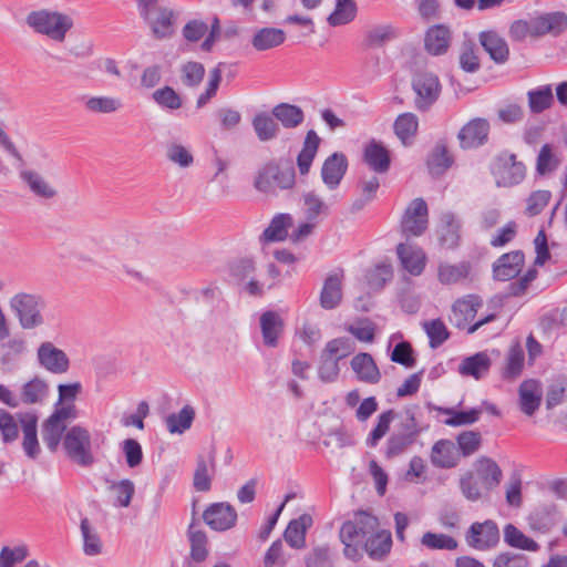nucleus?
<instances>
[{
	"instance_id": "f3484780",
	"label": "nucleus",
	"mask_w": 567,
	"mask_h": 567,
	"mask_svg": "<svg viewBox=\"0 0 567 567\" xmlns=\"http://www.w3.org/2000/svg\"><path fill=\"white\" fill-rule=\"evenodd\" d=\"M396 252L402 267L412 276H420L426 265L424 251L410 244H399Z\"/></svg>"
},
{
	"instance_id": "4d7b16f0",
	"label": "nucleus",
	"mask_w": 567,
	"mask_h": 567,
	"mask_svg": "<svg viewBox=\"0 0 567 567\" xmlns=\"http://www.w3.org/2000/svg\"><path fill=\"white\" fill-rule=\"evenodd\" d=\"M214 455L210 456L207 462L203 456L197 458L196 470L194 473V487L198 492H207L210 488L212 474L209 473V466L214 467Z\"/></svg>"
},
{
	"instance_id": "e2e57ef3",
	"label": "nucleus",
	"mask_w": 567,
	"mask_h": 567,
	"mask_svg": "<svg viewBox=\"0 0 567 567\" xmlns=\"http://www.w3.org/2000/svg\"><path fill=\"white\" fill-rule=\"evenodd\" d=\"M422 326L429 337L430 347L433 349L440 347L450 337L447 328L441 319L424 321Z\"/></svg>"
},
{
	"instance_id": "09e8293b",
	"label": "nucleus",
	"mask_w": 567,
	"mask_h": 567,
	"mask_svg": "<svg viewBox=\"0 0 567 567\" xmlns=\"http://www.w3.org/2000/svg\"><path fill=\"white\" fill-rule=\"evenodd\" d=\"M458 63L461 69L467 73H475L481 69L478 48L472 40H466L461 44Z\"/></svg>"
},
{
	"instance_id": "f03ea898",
	"label": "nucleus",
	"mask_w": 567,
	"mask_h": 567,
	"mask_svg": "<svg viewBox=\"0 0 567 567\" xmlns=\"http://www.w3.org/2000/svg\"><path fill=\"white\" fill-rule=\"evenodd\" d=\"M378 527V518L364 511L357 512L352 519L343 523L339 537L344 546V556L353 561L358 560L362 555L365 540Z\"/></svg>"
},
{
	"instance_id": "a19ab883",
	"label": "nucleus",
	"mask_w": 567,
	"mask_h": 567,
	"mask_svg": "<svg viewBox=\"0 0 567 567\" xmlns=\"http://www.w3.org/2000/svg\"><path fill=\"white\" fill-rule=\"evenodd\" d=\"M477 474L483 488L488 492L497 486L502 480L499 466L491 458L478 460Z\"/></svg>"
},
{
	"instance_id": "4c0bfd02",
	"label": "nucleus",
	"mask_w": 567,
	"mask_h": 567,
	"mask_svg": "<svg viewBox=\"0 0 567 567\" xmlns=\"http://www.w3.org/2000/svg\"><path fill=\"white\" fill-rule=\"evenodd\" d=\"M489 367V357L485 352H478L465 358L460 364L458 371L462 375L473 377L478 380L487 374Z\"/></svg>"
},
{
	"instance_id": "37998d69",
	"label": "nucleus",
	"mask_w": 567,
	"mask_h": 567,
	"mask_svg": "<svg viewBox=\"0 0 567 567\" xmlns=\"http://www.w3.org/2000/svg\"><path fill=\"white\" fill-rule=\"evenodd\" d=\"M503 533L505 543L511 547L527 551H537L539 549V545L534 539L526 536L513 524H507Z\"/></svg>"
},
{
	"instance_id": "2f4dec72",
	"label": "nucleus",
	"mask_w": 567,
	"mask_h": 567,
	"mask_svg": "<svg viewBox=\"0 0 567 567\" xmlns=\"http://www.w3.org/2000/svg\"><path fill=\"white\" fill-rule=\"evenodd\" d=\"M271 114L277 122L288 130L298 127L305 120L302 109L289 103L277 104L272 107Z\"/></svg>"
},
{
	"instance_id": "a18cd8bd",
	"label": "nucleus",
	"mask_w": 567,
	"mask_h": 567,
	"mask_svg": "<svg viewBox=\"0 0 567 567\" xmlns=\"http://www.w3.org/2000/svg\"><path fill=\"white\" fill-rule=\"evenodd\" d=\"M440 413L447 415L449 417L444 421L445 425L449 426H465L471 425L478 421L482 410L471 409L468 411H456L453 408H440Z\"/></svg>"
},
{
	"instance_id": "7ed1b4c3",
	"label": "nucleus",
	"mask_w": 567,
	"mask_h": 567,
	"mask_svg": "<svg viewBox=\"0 0 567 567\" xmlns=\"http://www.w3.org/2000/svg\"><path fill=\"white\" fill-rule=\"evenodd\" d=\"M421 432L422 427L416 421L414 412L406 410L386 440L384 456L391 460L402 455L416 442Z\"/></svg>"
},
{
	"instance_id": "13d9d810",
	"label": "nucleus",
	"mask_w": 567,
	"mask_h": 567,
	"mask_svg": "<svg viewBox=\"0 0 567 567\" xmlns=\"http://www.w3.org/2000/svg\"><path fill=\"white\" fill-rule=\"evenodd\" d=\"M421 544L431 550H454L458 546V543L455 538L446 534H436L432 532H426L423 534Z\"/></svg>"
},
{
	"instance_id": "20e7f679",
	"label": "nucleus",
	"mask_w": 567,
	"mask_h": 567,
	"mask_svg": "<svg viewBox=\"0 0 567 567\" xmlns=\"http://www.w3.org/2000/svg\"><path fill=\"white\" fill-rule=\"evenodd\" d=\"M62 443L66 456L80 466H91L94 461L92 437L90 431L80 424L66 426L62 434Z\"/></svg>"
},
{
	"instance_id": "f257e3e1",
	"label": "nucleus",
	"mask_w": 567,
	"mask_h": 567,
	"mask_svg": "<svg viewBox=\"0 0 567 567\" xmlns=\"http://www.w3.org/2000/svg\"><path fill=\"white\" fill-rule=\"evenodd\" d=\"M81 391L80 382L58 385V402L54 404L51 415L42 422L41 426L42 440L52 453L58 451L66 425L79 416L74 401Z\"/></svg>"
},
{
	"instance_id": "864d4df0",
	"label": "nucleus",
	"mask_w": 567,
	"mask_h": 567,
	"mask_svg": "<svg viewBox=\"0 0 567 567\" xmlns=\"http://www.w3.org/2000/svg\"><path fill=\"white\" fill-rule=\"evenodd\" d=\"M394 417L395 413L393 410L384 411L378 416L375 426L365 439L367 446L375 447L379 444V442L390 431Z\"/></svg>"
},
{
	"instance_id": "ea45409f",
	"label": "nucleus",
	"mask_w": 567,
	"mask_h": 567,
	"mask_svg": "<svg viewBox=\"0 0 567 567\" xmlns=\"http://www.w3.org/2000/svg\"><path fill=\"white\" fill-rule=\"evenodd\" d=\"M453 164V157L447 146L443 142H439L427 156L426 165L432 174H444Z\"/></svg>"
},
{
	"instance_id": "de8ad7c7",
	"label": "nucleus",
	"mask_w": 567,
	"mask_h": 567,
	"mask_svg": "<svg viewBox=\"0 0 567 567\" xmlns=\"http://www.w3.org/2000/svg\"><path fill=\"white\" fill-rule=\"evenodd\" d=\"M194 417V409L185 405L178 413L169 414L165 419L167 431L172 434H182L192 426Z\"/></svg>"
},
{
	"instance_id": "c03bdc74",
	"label": "nucleus",
	"mask_w": 567,
	"mask_h": 567,
	"mask_svg": "<svg viewBox=\"0 0 567 567\" xmlns=\"http://www.w3.org/2000/svg\"><path fill=\"white\" fill-rule=\"evenodd\" d=\"M109 491L115 507H128L135 493V484L128 478L114 481L109 485Z\"/></svg>"
},
{
	"instance_id": "f8f14e48",
	"label": "nucleus",
	"mask_w": 567,
	"mask_h": 567,
	"mask_svg": "<svg viewBox=\"0 0 567 567\" xmlns=\"http://www.w3.org/2000/svg\"><path fill=\"white\" fill-rule=\"evenodd\" d=\"M146 20L158 39L168 38L174 32V12L168 8L151 3L146 10Z\"/></svg>"
},
{
	"instance_id": "412c9836",
	"label": "nucleus",
	"mask_w": 567,
	"mask_h": 567,
	"mask_svg": "<svg viewBox=\"0 0 567 567\" xmlns=\"http://www.w3.org/2000/svg\"><path fill=\"white\" fill-rule=\"evenodd\" d=\"M293 224V218L290 214L279 213L276 214L270 220L268 227L262 231L259 241L265 245L269 243L284 241L288 238L289 228Z\"/></svg>"
},
{
	"instance_id": "9d476101",
	"label": "nucleus",
	"mask_w": 567,
	"mask_h": 567,
	"mask_svg": "<svg viewBox=\"0 0 567 567\" xmlns=\"http://www.w3.org/2000/svg\"><path fill=\"white\" fill-rule=\"evenodd\" d=\"M491 126L487 120L476 117L464 124L457 133V141L462 150H475L488 141Z\"/></svg>"
},
{
	"instance_id": "393cba45",
	"label": "nucleus",
	"mask_w": 567,
	"mask_h": 567,
	"mask_svg": "<svg viewBox=\"0 0 567 567\" xmlns=\"http://www.w3.org/2000/svg\"><path fill=\"white\" fill-rule=\"evenodd\" d=\"M264 344L270 348L278 346V339L284 331V320L275 311H266L259 319Z\"/></svg>"
},
{
	"instance_id": "c756f323",
	"label": "nucleus",
	"mask_w": 567,
	"mask_h": 567,
	"mask_svg": "<svg viewBox=\"0 0 567 567\" xmlns=\"http://www.w3.org/2000/svg\"><path fill=\"white\" fill-rule=\"evenodd\" d=\"M320 145V137L318 134L310 130L307 132L302 148L297 157V166L300 175H307L310 171L311 164L317 155Z\"/></svg>"
},
{
	"instance_id": "680f3d73",
	"label": "nucleus",
	"mask_w": 567,
	"mask_h": 567,
	"mask_svg": "<svg viewBox=\"0 0 567 567\" xmlns=\"http://www.w3.org/2000/svg\"><path fill=\"white\" fill-rule=\"evenodd\" d=\"M355 350L354 342L349 338H336L327 342L322 352L324 355L333 358L338 361L350 355Z\"/></svg>"
},
{
	"instance_id": "0eeeda50",
	"label": "nucleus",
	"mask_w": 567,
	"mask_h": 567,
	"mask_svg": "<svg viewBox=\"0 0 567 567\" xmlns=\"http://www.w3.org/2000/svg\"><path fill=\"white\" fill-rule=\"evenodd\" d=\"M480 307L481 301L474 296H467L466 298L456 300L450 316L451 323L458 329H466L470 334L474 333L482 326L495 319L494 315H488L474 324H470L475 318Z\"/></svg>"
},
{
	"instance_id": "b1692460",
	"label": "nucleus",
	"mask_w": 567,
	"mask_h": 567,
	"mask_svg": "<svg viewBox=\"0 0 567 567\" xmlns=\"http://www.w3.org/2000/svg\"><path fill=\"white\" fill-rule=\"evenodd\" d=\"M351 368L361 382L375 384L381 379V373L371 354L367 352L354 355Z\"/></svg>"
},
{
	"instance_id": "a878e982",
	"label": "nucleus",
	"mask_w": 567,
	"mask_h": 567,
	"mask_svg": "<svg viewBox=\"0 0 567 567\" xmlns=\"http://www.w3.org/2000/svg\"><path fill=\"white\" fill-rule=\"evenodd\" d=\"M259 198L270 199L287 195L295 187V179H252Z\"/></svg>"
},
{
	"instance_id": "58836bf2",
	"label": "nucleus",
	"mask_w": 567,
	"mask_h": 567,
	"mask_svg": "<svg viewBox=\"0 0 567 567\" xmlns=\"http://www.w3.org/2000/svg\"><path fill=\"white\" fill-rule=\"evenodd\" d=\"M49 394V385L40 378H33L21 388L19 400L24 404L42 403Z\"/></svg>"
},
{
	"instance_id": "5fc2aeb1",
	"label": "nucleus",
	"mask_w": 567,
	"mask_h": 567,
	"mask_svg": "<svg viewBox=\"0 0 567 567\" xmlns=\"http://www.w3.org/2000/svg\"><path fill=\"white\" fill-rule=\"evenodd\" d=\"M528 105L533 113H540L549 109L554 103V95L550 85H544L527 93Z\"/></svg>"
},
{
	"instance_id": "bf43d9fd",
	"label": "nucleus",
	"mask_w": 567,
	"mask_h": 567,
	"mask_svg": "<svg viewBox=\"0 0 567 567\" xmlns=\"http://www.w3.org/2000/svg\"><path fill=\"white\" fill-rule=\"evenodd\" d=\"M152 99L158 106L169 111L178 110L183 105L181 95L168 85L155 90Z\"/></svg>"
},
{
	"instance_id": "cd10ccee",
	"label": "nucleus",
	"mask_w": 567,
	"mask_h": 567,
	"mask_svg": "<svg viewBox=\"0 0 567 567\" xmlns=\"http://www.w3.org/2000/svg\"><path fill=\"white\" fill-rule=\"evenodd\" d=\"M451 42V32L445 25H433L425 34V49L432 55H440L447 51Z\"/></svg>"
},
{
	"instance_id": "aec40b11",
	"label": "nucleus",
	"mask_w": 567,
	"mask_h": 567,
	"mask_svg": "<svg viewBox=\"0 0 567 567\" xmlns=\"http://www.w3.org/2000/svg\"><path fill=\"white\" fill-rule=\"evenodd\" d=\"M478 41L495 63L503 64L508 60L507 42L497 32L483 31L478 34Z\"/></svg>"
},
{
	"instance_id": "bb28decb",
	"label": "nucleus",
	"mask_w": 567,
	"mask_h": 567,
	"mask_svg": "<svg viewBox=\"0 0 567 567\" xmlns=\"http://www.w3.org/2000/svg\"><path fill=\"white\" fill-rule=\"evenodd\" d=\"M520 410L526 415H533L539 408L542 391L539 384L534 380L524 381L518 389Z\"/></svg>"
},
{
	"instance_id": "603ef678",
	"label": "nucleus",
	"mask_w": 567,
	"mask_h": 567,
	"mask_svg": "<svg viewBox=\"0 0 567 567\" xmlns=\"http://www.w3.org/2000/svg\"><path fill=\"white\" fill-rule=\"evenodd\" d=\"M188 539L190 544V555L195 561H203L208 555L207 537L205 532L198 528L194 523L188 528Z\"/></svg>"
},
{
	"instance_id": "c9c22d12",
	"label": "nucleus",
	"mask_w": 567,
	"mask_h": 567,
	"mask_svg": "<svg viewBox=\"0 0 567 567\" xmlns=\"http://www.w3.org/2000/svg\"><path fill=\"white\" fill-rule=\"evenodd\" d=\"M392 545L391 533L385 529H379L373 534H370L369 538L365 540L363 549L369 554V556L373 559H379L385 556Z\"/></svg>"
},
{
	"instance_id": "4be33fe9",
	"label": "nucleus",
	"mask_w": 567,
	"mask_h": 567,
	"mask_svg": "<svg viewBox=\"0 0 567 567\" xmlns=\"http://www.w3.org/2000/svg\"><path fill=\"white\" fill-rule=\"evenodd\" d=\"M524 255L522 251H512L503 255L494 265L493 272L497 280L506 281L515 278L522 270Z\"/></svg>"
},
{
	"instance_id": "49530a36",
	"label": "nucleus",
	"mask_w": 567,
	"mask_h": 567,
	"mask_svg": "<svg viewBox=\"0 0 567 567\" xmlns=\"http://www.w3.org/2000/svg\"><path fill=\"white\" fill-rule=\"evenodd\" d=\"M259 177H295L293 161L287 156L274 158L265 164Z\"/></svg>"
},
{
	"instance_id": "338daca9",
	"label": "nucleus",
	"mask_w": 567,
	"mask_h": 567,
	"mask_svg": "<svg viewBox=\"0 0 567 567\" xmlns=\"http://www.w3.org/2000/svg\"><path fill=\"white\" fill-rule=\"evenodd\" d=\"M456 443L461 455L467 457L480 450L482 435L476 431H464L457 435Z\"/></svg>"
},
{
	"instance_id": "a211bd4d",
	"label": "nucleus",
	"mask_w": 567,
	"mask_h": 567,
	"mask_svg": "<svg viewBox=\"0 0 567 567\" xmlns=\"http://www.w3.org/2000/svg\"><path fill=\"white\" fill-rule=\"evenodd\" d=\"M532 37H540L549 32L559 33L567 25V16L563 12H550L529 20Z\"/></svg>"
},
{
	"instance_id": "0e129e2a",
	"label": "nucleus",
	"mask_w": 567,
	"mask_h": 567,
	"mask_svg": "<svg viewBox=\"0 0 567 567\" xmlns=\"http://www.w3.org/2000/svg\"><path fill=\"white\" fill-rule=\"evenodd\" d=\"M355 4L352 0H337L334 11L328 17L331 25H341L352 21L355 17Z\"/></svg>"
},
{
	"instance_id": "774afa93",
	"label": "nucleus",
	"mask_w": 567,
	"mask_h": 567,
	"mask_svg": "<svg viewBox=\"0 0 567 567\" xmlns=\"http://www.w3.org/2000/svg\"><path fill=\"white\" fill-rule=\"evenodd\" d=\"M396 37V30L391 24H381L371 28L365 35L369 47H381Z\"/></svg>"
},
{
	"instance_id": "dca6fc26",
	"label": "nucleus",
	"mask_w": 567,
	"mask_h": 567,
	"mask_svg": "<svg viewBox=\"0 0 567 567\" xmlns=\"http://www.w3.org/2000/svg\"><path fill=\"white\" fill-rule=\"evenodd\" d=\"M362 158L377 174L386 173L391 164L389 150L381 142L375 140H371L364 145Z\"/></svg>"
},
{
	"instance_id": "69168bd1",
	"label": "nucleus",
	"mask_w": 567,
	"mask_h": 567,
	"mask_svg": "<svg viewBox=\"0 0 567 567\" xmlns=\"http://www.w3.org/2000/svg\"><path fill=\"white\" fill-rule=\"evenodd\" d=\"M100 267L114 276H121L122 274L127 275L131 278L142 281L144 279L143 274L128 267L127 265L121 264L115 255L105 257Z\"/></svg>"
},
{
	"instance_id": "f704fd0d",
	"label": "nucleus",
	"mask_w": 567,
	"mask_h": 567,
	"mask_svg": "<svg viewBox=\"0 0 567 567\" xmlns=\"http://www.w3.org/2000/svg\"><path fill=\"white\" fill-rule=\"evenodd\" d=\"M417 128L419 117L411 112L400 114L393 123L394 133L404 145H410L413 142Z\"/></svg>"
},
{
	"instance_id": "e433bc0d",
	"label": "nucleus",
	"mask_w": 567,
	"mask_h": 567,
	"mask_svg": "<svg viewBox=\"0 0 567 567\" xmlns=\"http://www.w3.org/2000/svg\"><path fill=\"white\" fill-rule=\"evenodd\" d=\"M251 124L260 142L272 141L278 136L280 132L277 120L272 116V114L270 115L266 112L256 114Z\"/></svg>"
},
{
	"instance_id": "473e14b6",
	"label": "nucleus",
	"mask_w": 567,
	"mask_h": 567,
	"mask_svg": "<svg viewBox=\"0 0 567 567\" xmlns=\"http://www.w3.org/2000/svg\"><path fill=\"white\" fill-rule=\"evenodd\" d=\"M286 40V33L278 28H261L251 39V44L257 51H266L281 45Z\"/></svg>"
},
{
	"instance_id": "6e6d98bb",
	"label": "nucleus",
	"mask_w": 567,
	"mask_h": 567,
	"mask_svg": "<svg viewBox=\"0 0 567 567\" xmlns=\"http://www.w3.org/2000/svg\"><path fill=\"white\" fill-rule=\"evenodd\" d=\"M81 533L83 537V550L89 556H95L102 553V542L94 527L91 526L87 518L81 520Z\"/></svg>"
},
{
	"instance_id": "8fccbe9b",
	"label": "nucleus",
	"mask_w": 567,
	"mask_h": 567,
	"mask_svg": "<svg viewBox=\"0 0 567 567\" xmlns=\"http://www.w3.org/2000/svg\"><path fill=\"white\" fill-rule=\"evenodd\" d=\"M302 209L305 218L316 224L319 223L320 216L328 214V205L315 190L303 194Z\"/></svg>"
},
{
	"instance_id": "39448f33",
	"label": "nucleus",
	"mask_w": 567,
	"mask_h": 567,
	"mask_svg": "<svg viewBox=\"0 0 567 567\" xmlns=\"http://www.w3.org/2000/svg\"><path fill=\"white\" fill-rule=\"evenodd\" d=\"M27 24L35 32L45 34L56 42H63L72 28V20L60 12L49 10L32 11L27 16Z\"/></svg>"
},
{
	"instance_id": "4468645a",
	"label": "nucleus",
	"mask_w": 567,
	"mask_h": 567,
	"mask_svg": "<svg viewBox=\"0 0 567 567\" xmlns=\"http://www.w3.org/2000/svg\"><path fill=\"white\" fill-rule=\"evenodd\" d=\"M203 518L212 529L226 530L236 524L237 513L227 503H215L204 512Z\"/></svg>"
},
{
	"instance_id": "ddd939ff",
	"label": "nucleus",
	"mask_w": 567,
	"mask_h": 567,
	"mask_svg": "<svg viewBox=\"0 0 567 567\" xmlns=\"http://www.w3.org/2000/svg\"><path fill=\"white\" fill-rule=\"evenodd\" d=\"M19 423L22 430V450L30 460H37L41 454L38 440V416L33 413H19Z\"/></svg>"
},
{
	"instance_id": "72a5a7b5",
	"label": "nucleus",
	"mask_w": 567,
	"mask_h": 567,
	"mask_svg": "<svg viewBox=\"0 0 567 567\" xmlns=\"http://www.w3.org/2000/svg\"><path fill=\"white\" fill-rule=\"evenodd\" d=\"M311 516L303 514L287 526L284 537L292 548H302L306 544V532L311 526Z\"/></svg>"
},
{
	"instance_id": "3c124183",
	"label": "nucleus",
	"mask_w": 567,
	"mask_h": 567,
	"mask_svg": "<svg viewBox=\"0 0 567 567\" xmlns=\"http://www.w3.org/2000/svg\"><path fill=\"white\" fill-rule=\"evenodd\" d=\"M458 229L460 226L454 217L445 215L437 229L440 244L447 249L456 247L460 239Z\"/></svg>"
},
{
	"instance_id": "6e6552de",
	"label": "nucleus",
	"mask_w": 567,
	"mask_h": 567,
	"mask_svg": "<svg viewBox=\"0 0 567 567\" xmlns=\"http://www.w3.org/2000/svg\"><path fill=\"white\" fill-rule=\"evenodd\" d=\"M415 94L414 106L420 112H427L439 100L442 85L437 75L431 72L416 73L412 79Z\"/></svg>"
},
{
	"instance_id": "9b49d317",
	"label": "nucleus",
	"mask_w": 567,
	"mask_h": 567,
	"mask_svg": "<svg viewBox=\"0 0 567 567\" xmlns=\"http://www.w3.org/2000/svg\"><path fill=\"white\" fill-rule=\"evenodd\" d=\"M466 543L470 547L485 550L495 547L499 540V530L495 522L487 519L483 523H473L468 528Z\"/></svg>"
},
{
	"instance_id": "2eb2a0df",
	"label": "nucleus",
	"mask_w": 567,
	"mask_h": 567,
	"mask_svg": "<svg viewBox=\"0 0 567 567\" xmlns=\"http://www.w3.org/2000/svg\"><path fill=\"white\" fill-rule=\"evenodd\" d=\"M38 359L40 364L48 371L61 374L69 369V359L66 354L54 347L51 342H43L38 349Z\"/></svg>"
},
{
	"instance_id": "c85d7f7f",
	"label": "nucleus",
	"mask_w": 567,
	"mask_h": 567,
	"mask_svg": "<svg viewBox=\"0 0 567 567\" xmlns=\"http://www.w3.org/2000/svg\"><path fill=\"white\" fill-rule=\"evenodd\" d=\"M471 266L466 261L458 264L440 262L437 267V279L442 285L452 286L466 280Z\"/></svg>"
},
{
	"instance_id": "7c9ffc66",
	"label": "nucleus",
	"mask_w": 567,
	"mask_h": 567,
	"mask_svg": "<svg viewBox=\"0 0 567 567\" xmlns=\"http://www.w3.org/2000/svg\"><path fill=\"white\" fill-rule=\"evenodd\" d=\"M431 462L435 467L452 468L457 464L454 444L449 440H440L431 451Z\"/></svg>"
},
{
	"instance_id": "1a4fd4ad",
	"label": "nucleus",
	"mask_w": 567,
	"mask_h": 567,
	"mask_svg": "<svg viewBox=\"0 0 567 567\" xmlns=\"http://www.w3.org/2000/svg\"><path fill=\"white\" fill-rule=\"evenodd\" d=\"M427 205L422 198L413 199L401 220V230L406 237L421 236L427 228Z\"/></svg>"
},
{
	"instance_id": "5701e85b",
	"label": "nucleus",
	"mask_w": 567,
	"mask_h": 567,
	"mask_svg": "<svg viewBox=\"0 0 567 567\" xmlns=\"http://www.w3.org/2000/svg\"><path fill=\"white\" fill-rule=\"evenodd\" d=\"M342 274H331L323 282L320 292V306L326 310L337 308L342 300Z\"/></svg>"
},
{
	"instance_id": "052dcab7",
	"label": "nucleus",
	"mask_w": 567,
	"mask_h": 567,
	"mask_svg": "<svg viewBox=\"0 0 567 567\" xmlns=\"http://www.w3.org/2000/svg\"><path fill=\"white\" fill-rule=\"evenodd\" d=\"M347 169V156L343 153L336 152L323 162L321 177H343Z\"/></svg>"
},
{
	"instance_id": "6ab92c4d",
	"label": "nucleus",
	"mask_w": 567,
	"mask_h": 567,
	"mask_svg": "<svg viewBox=\"0 0 567 567\" xmlns=\"http://www.w3.org/2000/svg\"><path fill=\"white\" fill-rule=\"evenodd\" d=\"M489 171L493 175H507L509 177H524L526 166L516 159L514 154L502 152L494 156L489 163Z\"/></svg>"
},
{
	"instance_id": "423d86ee",
	"label": "nucleus",
	"mask_w": 567,
	"mask_h": 567,
	"mask_svg": "<svg viewBox=\"0 0 567 567\" xmlns=\"http://www.w3.org/2000/svg\"><path fill=\"white\" fill-rule=\"evenodd\" d=\"M9 306L23 329H34L43 324V299L35 293L18 292L9 300Z\"/></svg>"
},
{
	"instance_id": "79ce46f5",
	"label": "nucleus",
	"mask_w": 567,
	"mask_h": 567,
	"mask_svg": "<svg viewBox=\"0 0 567 567\" xmlns=\"http://www.w3.org/2000/svg\"><path fill=\"white\" fill-rule=\"evenodd\" d=\"M84 106L94 114H110L120 111L123 104L118 97L96 95L85 99Z\"/></svg>"
}]
</instances>
